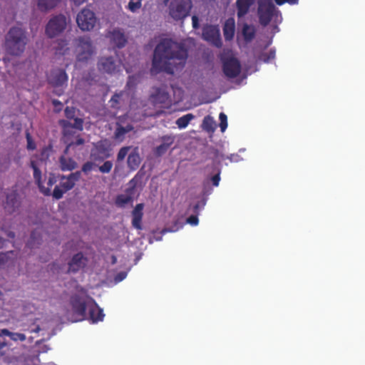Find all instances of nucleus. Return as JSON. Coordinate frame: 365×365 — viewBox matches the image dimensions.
Segmentation results:
<instances>
[{
	"mask_svg": "<svg viewBox=\"0 0 365 365\" xmlns=\"http://www.w3.org/2000/svg\"><path fill=\"white\" fill-rule=\"evenodd\" d=\"M187 56V50L182 44L164 38L154 50L151 72L173 74L175 71L184 67Z\"/></svg>",
	"mask_w": 365,
	"mask_h": 365,
	"instance_id": "nucleus-1",
	"label": "nucleus"
},
{
	"mask_svg": "<svg viewBox=\"0 0 365 365\" xmlns=\"http://www.w3.org/2000/svg\"><path fill=\"white\" fill-rule=\"evenodd\" d=\"M71 304L75 318L74 322L85 319L87 309H88L89 319L93 323H97L103 319V309L89 297L76 294L71 298Z\"/></svg>",
	"mask_w": 365,
	"mask_h": 365,
	"instance_id": "nucleus-2",
	"label": "nucleus"
},
{
	"mask_svg": "<svg viewBox=\"0 0 365 365\" xmlns=\"http://www.w3.org/2000/svg\"><path fill=\"white\" fill-rule=\"evenodd\" d=\"M27 44L26 32L19 26L10 28L5 37V50L9 55L19 56Z\"/></svg>",
	"mask_w": 365,
	"mask_h": 365,
	"instance_id": "nucleus-3",
	"label": "nucleus"
},
{
	"mask_svg": "<svg viewBox=\"0 0 365 365\" xmlns=\"http://www.w3.org/2000/svg\"><path fill=\"white\" fill-rule=\"evenodd\" d=\"M81 176V171L71 173L68 175H58L59 185L54 187L52 192L53 197L56 200L62 198L65 192L73 188L76 183L80 180Z\"/></svg>",
	"mask_w": 365,
	"mask_h": 365,
	"instance_id": "nucleus-4",
	"label": "nucleus"
},
{
	"mask_svg": "<svg viewBox=\"0 0 365 365\" xmlns=\"http://www.w3.org/2000/svg\"><path fill=\"white\" fill-rule=\"evenodd\" d=\"M192 8L191 0H172L169 5V14L176 20H182L186 18Z\"/></svg>",
	"mask_w": 365,
	"mask_h": 365,
	"instance_id": "nucleus-5",
	"label": "nucleus"
},
{
	"mask_svg": "<svg viewBox=\"0 0 365 365\" xmlns=\"http://www.w3.org/2000/svg\"><path fill=\"white\" fill-rule=\"evenodd\" d=\"M66 24V18L64 15L58 14L53 16L46 26V34L49 38L58 36L65 30Z\"/></svg>",
	"mask_w": 365,
	"mask_h": 365,
	"instance_id": "nucleus-6",
	"label": "nucleus"
},
{
	"mask_svg": "<svg viewBox=\"0 0 365 365\" xmlns=\"http://www.w3.org/2000/svg\"><path fill=\"white\" fill-rule=\"evenodd\" d=\"M276 11L275 6L271 0H260L258 6V17L259 24L263 26H267Z\"/></svg>",
	"mask_w": 365,
	"mask_h": 365,
	"instance_id": "nucleus-7",
	"label": "nucleus"
},
{
	"mask_svg": "<svg viewBox=\"0 0 365 365\" xmlns=\"http://www.w3.org/2000/svg\"><path fill=\"white\" fill-rule=\"evenodd\" d=\"M110 156V144L107 140H99L93 144L90 158L93 162H103Z\"/></svg>",
	"mask_w": 365,
	"mask_h": 365,
	"instance_id": "nucleus-8",
	"label": "nucleus"
},
{
	"mask_svg": "<svg viewBox=\"0 0 365 365\" xmlns=\"http://www.w3.org/2000/svg\"><path fill=\"white\" fill-rule=\"evenodd\" d=\"M77 60L78 61H86L93 53V46L91 40L88 36H81L77 39Z\"/></svg>",
	"mask_w": 365,
	"mask_h": 365,
	"instance_id": "nucleus-9",
	"label": "nucleus"
},
{
	"mask_svg": "<svg viewBox=\"0 0 365 365\" xmlns=\"http://www.w3.org/2000/svg\"><path fill=\"white\" fill-rule=\"evenodd\" d=\"M76 22L82 31H91L96 25V17L93 11L83 9L78 14Z\"/></svg>",
	"mask_w": 365,
	"mask_h": 365,
	"instance_id": "nucleus-10",
	"label": "nucleus"
},
{
	"mask_svg": "<svg viewBox=\"0 0 365 365\" xmlns=\"http://www.w3.org/2000/svg\"><path fill=\"white\" fill-rule=\"evenodd\" d=\"M202 38L217 47H221L220 29L217 25L206 24L202 27Z\"/></svg>",
	"mask_w": 365,
	"mask_h": 365,
	"instance_id": "nucleus-11",
	"label": "nucleus"
},
{
	"mask_svg": "<svg viewBox=\"0 0 365 365\" xmlns=\"http://www.w3.org/2000/svg\"><path fill=\"white\" fill-rule=\"evenodd\" d=\"M97 67L100 72L113 74L119 71L120 65L113 57L109 56L100 58Z\"/></svg>",
	"mask_w": 365,
	"mask_h": 365,
	"instance_id": "nucleus-12",
	"label": "nucleus"
},
{
	"mask_svg": "<svg viewBox=\"0 0 365 365\" xmlns=\"http://www.w3.org/2000/svg\"><path fill=\"white\" fill-rule=\"evenodd\" d=\"M222 71L225 75L230 78L237 77L241 71L240 61L232 57L225 59L223 61Z\"/></svg>",
	"mask_w": 365,
	"mask_h": 365,
	"instance_id": "nucleus-13",
	"label": "nucleus"
},
{
	"mask_svg": "<svg viewBox=\"0 0 365 365\" xmlns=\"http://www.w3.org/2000/svg\"><path fill=\"white\" fill-rule=\"evenodd\" d=\"M21 207V201L19 194L16 190H11L6 193L4 208L9 214L17 212Z\"/></svg>",
	"mask_w": 365,
	"mask_h": 365,
	"instance_id": "nucleus-14",
	"label": "nucleus"
},
{
	"mask_svg": "<svg viewBox=\"0 0 365 365\" xmlns=\"http://www.w3.org/2000/svg\"><path fill=\"white\" fill-rule=\"evenodd\" d=\"M88 262V259L86 257L83 255V254L80 252L74 255L71 260L68 262V273H76L81 269L86 267V263Z\"/></svg>",
	"mask_w": 365,
	"mask_h": 365,
	"instance_id": "nucleus-15",
	"label": "nucleus"
},
{
	"mask_svg": "<svg viewBox=\"0 0 365 365\" xmlns=\"http://www.w3.org/2000/svg\"><path fill=\"white\" fill-rule=\"evenodd\" d=\"M48 81L55 87L61 86L68 81V76L63 69H54L48 76Z\"/></svg>",
	"mask_w": 365,
	"mask_h": 365,
	"instance_id": "nucleus-16",
	"label": "nucleus"
},
{
	"mask_svg": "<svg viewBox=\"0 0 365 365\" xmlns=\"http://www.w3.org/2000/svg\"><path fill=\"white\" fill-rule=\"evenodd\" d=\"M169 98V93L165 89L161 88H155V92L150 96V101L155 106L168 104Z\"/></svg>",
	"mask_w": 365,
	"mask_h": 365,
	"instance_id": "nucleus-17",
	"label": "nucleus"
},
{
	"mask_svg": "<svg viewBox=\"0 0 365 365\" xmlns=\"http://www.w3.org/2000/svg\"><path fill=\"white\" fill-rule=\"evenodd\" d=\"M144 204L139 203L135 205L132 211V226L139 230L143 229L142 220L143 216Z\"/></svg>",
	"mask_w": 365,
	"mask_h": 365,
	"instance_id": "nucleus-18",
	"label": "nucleus"
},
{
	"mask_svg": "<svg viewBox=\"0 0 365 365\" xmlns=\"http://www.w3.org/2000/svg\"><path fill=\"white\" fill-rule=\"evenodd\" d=\"M255 1V0H237L236 8L237 18L241 19L247 14Z\"/></svg>",
	"mask_w": 365,
	"mask_h": 365,
	"instance_id": "nucleus-19",
	"label": "nucleus"
},
{
	"mask_svg": "<svg viewBox=\"0 0 365 365\" xmlns=\"http://www.w3.org/2000/svg\"><path fill=\"white\" fill-rule=\"evenodd\" d=\"M161 140L162 143L155 149V154L157 156L164 155L174 143L175 138L172 135H164L161 138Z\"/></svg>",
	"mask_w": 365,
	"mask_h": 365,
	"instance_id": "nucleus-20",
	"label": "nucleus"
},
{
	"mask_svg": "<svg viewBox=\"0 0 365 365\" xmlns=\"http://www.w3.org/2000/svg\"><path fill=\"white\" fill-rule=\"evenodd\" d=\"M59 125L62 128L63 140H70L75 136L76 131V128H73V124L67 120H60L58 122Z\"/></svg>",
	"mask_w": 365,
	"mask_h": 365,
	"instance_id": "nucleus-21",
	"label": "nucleus"
},
{
	"mask_svg": "<svg viewBox=\"0 0 365 365\" xmlns=\"http://www.w3.org/2000/svg\"><path fill=\"white\" fill-rule=\"evenodd\" d=\"M141 162L138 148H134L133 150L128 154L127 163L128 167L131 170H135L138 168Z\"/></svg>",
	"mask_w": 365,
	"mask_h": 365,
	"instance_id": "nucleus-22",
	"label": "nucleus"
},
{
	"mask_svg": "<svg viewBox=\"0 0 365 365\" xmlns=\"http://www.w3.org/2000/svg\"><path fill=\"white\" fill-rule=\"evenodd\" d=\"M58 180V175L56 176L53 173H50L46 182V186H44L42 182H41L38 184V187L41 193H43L46 196H50L51 195H52L51 187L54 184L57 182Z\"/></svg>",
	"mask_w": 365,
	"mask_h": 365,
	"instance_id": "nucleus-23",
	"label": "nucleus"
},
{
	"mask_svg": "<svg viewBox=\"0 0 365 365\" xmlns=\"http://www.w3.org/2000/svg\"><path fill=\"white\" fill-rule=\"evenodd\" d=\"M235 31V21L233 18H228L223 26V34L226 41L233 38Z\"/></svg>",
	"mask_w": 365,
	"mask_h": 365,
	"instance_id": "nucleus-24",
	"label": "nucleus"
},
{
	"mask_svg": "<svg viewBox=\"0 0 365 365\" xmlns=\"http://www.w3.org/2000/svg\"><path fill=\"white\" fill-rule=\"evenodd\" d=\"M110 39L113 43L119 48L124 47L127 43L124 33L118 29H114L110 33Z\"/></svg>",
	"mask_w": 365,
	"mask_h": 365,
	"instance_id": "nucleus-25",
	"label": "nucleus"
},
{
	"mask_svg": "<svg viewBox=\"0 0 365 365\" xmlns=\"http://www.w3.org/2000/svg\"><path fill=\"white\" fill-rule=\"evenodd\" d=\"M61 0H37V8L41 12H48L55 9Z\"/></svg>",
	"mask_w": 365,
	"mask_h": 365,
	"instance_id": "nucleus-26",
	"label": "nucleus"
},
{
	"mask_svg": "<svg viewBox=\"0 0 365 365\" xmlns=\"http://www.w3.org/2000/svg\"><path fill=\"white\" fill-rule=\"evenodd\" d=\"M59 163L63 171L73 170L77 166L76 162L73 158L64 155L60 157Z\"/></svg>",
	"mask_w": 365,
	"mask_h": 365,
	"instance_id": "nucleus-27",
	"label": "nucleus"
},
{
	"mask_svg": "<svg viewBox=\"0 0 365 365\" xmlns=\"http://www.w3.org/2000/svg\"><path fill=\"white\" fill-rule=\"evenodd\" d=\"M133 130V126L130 124H128L126 126H122L119 123H117V128L114 133V138L121 141L124 139L125 135Z\"/></svg>",
	"mask_w": 365,
	"mask_h": 365,
	"instance_id": "nucleus-28",
	"label": "nucleus"
},
{
	"mask_svg": "<svg viewBox=\"0 0 365 365\" xmlns=\"http://www.w3.org/2000/svg\"><path fill=\"white\" fill-rule=\"evenodd\" d=\"M242 34L245 41H251L255 36L256 30L253 26L244 24L242 26Z\"/></svg>",
	"mask_w": 365,
	"mask_h": 365,
	"instance_id": "nucleus-29",
	"label": "nucleus"
},
{
	"mask_svg": "<svg viewBox=\"0 0 365 365\" xmlns=\"http://www.w3.org/2000/svg\"><path fill=\"white\" fill-rule=\"evenodd\" d=\"M64 143L66 144V147L64 150V153L67 154L68 152V150L71 147L81 145L84 144L85 140L83 138H81L80 136V135H78L75 137V140H72V138L70 140H65Z\"/></svg>",
	"mask_w": 365,
	"mask_h": 365,
	"instance_id": "nucleus-30",
	"label": "nucleus"
},
{
	"mask_svg": "<svg viewBox=\"0 0 365 365\" xmlns=\"http://www.w3.org/2000/svg\"><path fill=\"white\" fill-rule=\"evenodd\" d=\"M126 95L125 91L115 93L110 100V107L114 109H119L123 96Z\"/></svg>",
	"mask_w": 365,
	"mask_h": 365,
	"instance_id": "nucleus-31",
	"label": "nucleus"
},
{
	"mask_svg": "<svg viewBox=\"0 0 365 365\" xmlns=\"http://www.w3.org/2000/svg\"><path fill=\"white\" fill-rule=\"evenodd\" d=\"M1 334H2V335L9 336L11 338V339L14 341H24L26 339L25 334H21V333L11 332L7 329H2Z\"/></svg>",
	"mask_w": 365,
	"mask_h": 365,
	"instance_id": "nucleus-32",
	"label": "nucleus"
},
{
	"mask_svg": "<svg viewBox=\"0 0 365 365\" xmlns=\"http://www.w3.org/2000/svg\"><path fill=\"white\" fill-rule=\"evenodd\" d=\"M193 118L194 115L192 113H187L178 118L175 123L180 129H182L186 128Z\"/></svg>",
	"mask_w": 365,
	"mask_h": 365,
	"instance_id": "nucleus-33",
	"label": "nucleus"
},
{
	"mask_svg": "<svg viewBox=\"0 0 365 365\" xmlns=\"http://www.w3.org/2000/svg\"><path fill=\"white\" fill-rule=\"evenodd\" d=\"M202 127L207 132H213L215 130V122L211 116L207 115L202 120Z\"/></svg>",
	"mask_w": 365,
	"mask_h": 365,
	"instance_id": "nucleus-34",
	"label": "nucleus"
},
{
	"mask_svg": "<svg viewBox=\"0 0 365 365\" xmlns=\"http://www.w3.org/2000/svg\"><path fill=\"white\" fill-rule=\"evenodd\" d=\"M133 197L129 195L120 194L117 195L115 198V205L118 207H124L125 205L131 203Z\"/></svg>",
	"mask_w": 365,
	"mask_h": 365,
	"instance_id": "nucleus-35",
	"label": "nucleus"
},
{
	"mask_svg": "<svg viewBox=\"0 0 365 365\" xmlns=\"http://www.w3.org/2000/svg\"><path fill=\"white\" fill-rule=\"evenodd\" d=\"M41 240V237L37 231H33L31 234L30 238L27 242V247L32 249L36 247L37 245H39Z\"/></svg>",
	"mask_w": 365,
	"mask_h": 365,
	"instance_id": "nucleus-36",
	"label": "nucleus"
},
{
	"mask_svg": "<svg viewBox=\"0 0 365 365\" xmlns=\"http://www.w3.org/2000/svg\"><path fill=\"white\" fill-rule=\"evenodd\" d=\"M31 167L34 170V178L37 185L41 182V171L38 168L35 161L31 162Z\"/></svg>",
	"mask_w": 365,
	"mask_h": 365,
	"instance_id": "nucleus-37",
	"label": "nucleus"
},
{
	"mask_svg": "<svg viewBox=\"0 0 365 365\" xmlns=\"http://www.w3.org/2000/svg\"><path fill=\"white\" fill-rule=\"evenodd\" d=\"M275 58V51L270 49L268 52L262 53L259 56V60L269 63L271 60Z\"/></svg>",
	"mask_w": 365,
	"mask_h": 365,
	"instance_id": "nucleus-38",
	"label": "nucleus"
},
{
	"mask_svg": "<svg viewBox=\"0 0 365 365\" xmlns=\"http://www.w3.org/2000/svg\"><path fill=\"white\" fill-rule=\"evenodd\" d=\"M53 152V148L51 145H48V146L44 147L42 148L41 153H40V160L41 161H46L47 160L51 154Z\"/></svg>",
	"mask_w": 365,
	"mask_h": 365,
	"instance_id": "nucleus-39",
	"label": "nucleus"
},
{
	"mask_svg": "<svg viewBox=\"0 0 365 365\" xmlns=\"http://www.w3.org/2000/svg\"><path fill=\"white\" fill-rule=\"evenodd\" d=\"M96 162H93L91 160V161L86 162L81 167V172L85 175H88L91 171L98 167V165H96Z\"/></svg>",
	"mask_w": 365,
	"mask_h": 365,
	"instance_id": "nucleus-40",
	"label": "nucleus"
},
{
	"mask_svg": "<svg viewBox=\"0 0 365 365\" xmlns=\"http://www.w3.org/2000/svg\"><path fill=\"white\" fill-rule=\"evenodd\" d=\"M142 6V0H129L128 9L133 13L136 12Z\"/></svg>",
	"mask_w": 365,
	"mask_h": 365,
	"instance_id": "nucleus-41",
	"label": "nucleus"
},
{
	"mask_svg": "<svg viewBox=\"0 0 365 365\" xmlns=\"http://www.w3.org/2000/svg\"><path fill=\"white\" fill-rule=\"evenodd\" d=\"M113 166V163L110 160H107L105 161L102 165L98 166V170L101 173H109L111 171Z\"/></svg>",
	"mask_w": 365,
	"mask_h": 365,
	"instance_id": "nucleus-42",
	"label": "nucleus"
},
{
	"mask_svg": "<svg viewBox=\"0 0 365 365\" xmlns=\"http://www.w3.org/2000/svg\"><path fill=\"white\" fill-rule=\"evenodd\" d=\"M130 149V146H125L121 148L117 154V161L120 162L123 160Z\"/></svg>",
	"mask_w": 365,
	"mask_h": 365,
	"instance_id": "nucleus-43",
	"label": "nucleus"
},
{
	"mask_svg": "<svg viewBox=\"0 0 365 365\" xmlns=\"http://www.w3.org/2000/svg\"><path fill=\"white\" fill-rule=\"evenodd\" d=\"M14 252H1L0 253V267L4 266L9 263L10 255H13Z\"/></svg>",
	"mask_w": 365,
	"mask_h": 365,
	"instance_id": "nucleus-44",
	"label": "nucleus"
},
{
	"mask_svg": "<svg viewBox=\"0 0 365 365\" xmlns=\"http://www.w3.org/2000/svg\"><path fill=\"white\" fill-rule=\"evenodd\" d=\"M220 120V127L222 132H224L227 127V117L224 113H220L219 115Z\"/></svg>",
	"mask_w": 365,
	"mask_h": 365,
	"instance_id": "nucleus-45",
	"label": "nucleus"
},
{
	"mask_svg": "<svg viewBox=\"0 0 365 365\" xmlns=\"http://www.w3.org/2000/svg\"><path fill=\"white\" fill-rule=\"evenodd\" d=\"M26 138L27 141V149L30 150H34L36 149V143L32 139V137L29 132L26 133Z\"/></svg>",
	"mask_w": 365,
	"mask_h": 365,
	"instance_id": "nucleus-46",
	"label": "nucleus"
},
{
	"mask_svg": "<svg viewBox=\"0 0 365 365\" xmlns=\"http://www.w3.org/2000/svg\"><path fill=\"white\" fill-rule=\"evenodd\" d=\"M64 113L68 119H73L76 115V109L73 107L67 106L64 110Z\"/></svg>",
	"mask_w": 365,
	"mask_h": 365,
	"instance_id": "nucleus-47",
	"label": "nucleus"
},
{
	"mask_svg": "<svg viewBox=\"0 0 365 365\" xmlns=\"http://www.w3.org/2000/svg\"><path fill=\"white\" fill-rule=\"evenodd\" d=\"M205 203H206L205 200H203L201 202H198L197 203L194 205L193 207H192V212L194 214L198 215L200 212V210L201 209H202L204 207V206L205 205Z\"/></svg>",
	"mask_w": 365,
	"mask_h": 365,
	"instance_id": "nucleus-48",
	"label": "nucleus"
},
{
	"mask_svg": "<svg viewBox=\"0 0 365 365\" xmlns=\"http://www.w3.org/2000/svg\"><path fill=\"white\" fill-rule=\"evenodd\" d=\"M137 84V78L135 76H130L128 78L126 87L129 89L135 88Z\"/></svg>",
	"mask_w": 365,
	"mask_h": 365,
	"instance_id": "nucleus-49",
	"label": "nucleus"
},
{
	"mask_svg": "<svg viewBox=\"0 0 365 365\" xmlns=\"http://www.w3.org/2000/svg\"><path fill=\"white\" fill-rule=\"evenodd\" d=\"M73 119V128H76V130L81 131L83 129V120L80 118H75Z\"/></svg>",
	"mask_w": 365,
	"mask_h": 365,
	"instance_id": "nucleus-50",
	"label": "nucleus"
},
{
	"mask_svg": "<svg viewBox=\"0 0 365 365\" xmlns=\"http://www.w3.org/2000/svg\"><path fill=\"white\" fill-rule=\"evenodd\" d=\"M187 223H189L191 225H197L198 224L199 220L197 217V215H192L187 219Z\"/></svg>",
	"mask_w": 365,
	"mask_h": 365,
	"instance_id": "nucleus-51",
	"label": "nucleus"
},
{
	"mask_svg": "<svg viewBox=\"0 0 365 365\" xmlns=\"http://www.w3.org/2000/svg\"><path fill=\"white\" fill-rule=\"evenodd\" d=\"M211 181L214 186L217 187L219 185L220 181V171H218L217 174L211 178Z\"/></svg>",
	"mask_w": 365,
	"mask_h": 365,
	"instance_id": "nucleus-52",
	"label": "nucleus"
},
{
	"mask_svg": "<svg viewBox=\"0 0 365 365\" xmlns=\"http://www.w3.org/2000/svg\"><path fill=\"white\" fill-rule=\"evenodd\" d=\"M277 5H282L284 3H288L289 4H297L299 0H274Z\"/></svg>",
	"mask_w": 365,
	"mask_h": 365,
	"instance_id": "nucleus-53",
	"label": "nucleus"
},
{
	"mask_svg": "<svg viewBox=\"0 0 365 365\" xmlns=\"http://www.w3.org/2000/svg\"><path fill=\"white\" fill-rule=\"evenodd\" d=\"M192 27L194 29H197L199 27V19L197 16H192Z\"/></svg>",
	"mask_w": 365,
	"mask_h": 365,
	"instance_id": "nucleus-54",
	"label": "nucleus"
},
{
	"mask_svg": "<svg viewBox=\"0 0 365 365\" xmlns=\"http://www.w3.org/2000/svg\"><path fill=\"white\" fill-rule=\"evenodd\" d=\"M125 277H126V273H125V272H122L118 273V274L116 275V277H115V281H117V282H120V281H122L123 279H124L125 278Z\"/></svg>",
	"mask_w": 365,
	"mask_h": 365,
	"instance_id": "nucleus-55",
	"label": "nucleus"
},
{
	"mask_svg": "<svg viewBox=\"0 0 365 365\" xmlns=\"http://www.w3.org/2000/svg\"><path fill=\"white\" fill-rule=\"evenodd\" d=\"M73 4L76 6H79L82 4H83L86 0H71Z\"/></svg>",
	"mask_w": 365,
	"mask_h": 365,
	"instance_id": "nucleus-56",
	"label": "nucleus"
},
{
	"mask_svg": "<svg viewBox=\"0 0 365 365\" xmlns=\"http://www.w3.org/2000/svg\"><path fill=\"white\" fill-rule=\"evenodd\" d=\"M238 155H231L230 156L227 157L231 162L237 161Z\"/></svg>",
	"mask_w": 365,
	"mask_h": 365,
	"instance_id": "nucleus-57",
	"label": "nucleus"
},
{
	"mask_svg": "<svg viewBox=\"0 0 365 365\" xmlns=\"http://www.w3.org/2000/svg\"><path fill=\"white\" fill-rule=\"evenodd\" d=\"M6 346V343L5 341H0V349H3Z\"/></svg>",
	"mask_w": 365,
	"mask_h": 365,
	"instance_id": "nucleus-58",
	"label": "nucleus"
},
{
	"mask_svg": "<svg viewBox=\"0 0 365 365\" xmlns=\"http://www.w3.org/2000/svg\"><path fill=\"white\" fill-rule=\"evenodd\" d=\"M8 236H9V237H11V238H14V237H15V234H14V232H9L8 233Z\"/></svg>",
	"mask_w": 365,
	"mask_h": 365,
	"instance_id": "nucleus-59",
	"label": "nucleus"
},
{
	"mask_svg": "<svg viewBox=\"0 0 365 365\" xmlns=\"http://www.w3.org/2000/svg\"><path fill=\"white\" fill-rule=\"evenodd\" d=\"M53 105H55V106L58 105V104H59V105H61V102H60V101H58V100H53Z\"/></svg>",
	"mask_w": 365,
	"mask_h": 365,
	"instance_id": "nucleus-60",
	"label": "nucleus"
},
{
	"mask_svg": "<svg viewBox=\"0 0 365 365\" xmlns=\"http://www.w3.org/2000/svg\"><path fill=\"white\" fill-rule=\"evenodd\" d=\"M95 317H98V312H95Z\"/></svg>",
	"mask_w": 365,
	"mask_h": 365,
	"instance_id": "nucleus-61",
	"label": "nucleus"
},
{
	"mask_svg": "<svg viewBox=\"0 0 365 365\" xmlns=\"http://www.w3.org/2000/svg\"><path fill=\"white\" fill-rule=\"evenodd\" d=\"M169 0H165V3H167Z\"/></svg>",
	"mask_w": 365,
	"mask_h": 365,
	"instance_id": "nucleus-62",
	"label": "nucleus"
},
{
	"mask_svg": "<svg viewBox=\"0 0 365 365\" xmlns=\"http://www.w3.org/2000/svg\"><path fill=\"white\" fill-rule=\"evenodd\" d=\"M1 335H2V334H1V331H0V336H1Z\"/></svg>",
	"mask_w": 365,
	"mask_h": 365,
	"instance_id": "nucleus-63",
	"label": "nucleus"
}]
</instances>
